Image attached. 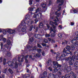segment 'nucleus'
Wrapping results in <instances>:
<instances>
[{
  "label": "nucleus",
  "mask_w": 78,
  "mask_h": 78,
  "mask_svg": "<svg viewBox=\"0 0 78 78\" xmlns=\"http://www.w3.org/2000/svg\"><path fill=\"white\" fill-rule=\"evenodd\" d=\"M26 20L25 21L23 20L21 22L23 23V24L25 23H26L27 25H29L30 24H32L34 23V21H32L30 19V17L29 15H27L25 16Z\"/></svg>",
  "instance_id": "nucleus-1"
},
{
  "label": "nucleus",
  "mask_w": 78,
  "mask_h": 78,
  "mask_svg": "<svg viewBox=\"0 0 78 78\" xmlns=\"http://www.w3.org/2000/svg\"><path fill=\"white\" fill-rule=\"evenodd\" d=\"M8 64L9 67H10L11 68L14 67V66L15 65V67H17V59H13L12 62H8Z\"/></svg>",
  "instance_id": "nucleus-2"
},
{
  "label": "nucleus",
  "mask_w": 78,
  "mask_h": 78,
  "mask_svg": "<svg viewBox=\"0 0 78 78\" xmlns=\"http://www.w3.org/2000/svg\"><path fill=\"white\" fill-rule=\"evenodd\" d=\"M1 45L2 51L3 52H5L6 53L5 54V56H9V57L11 56V54L10 53V51H6L5 49L3 48V43H1Z\"/></svg>",
  "instance_id": "nucleus-3"
},
{
  "label": "nucleus",
  "mask_w": 78,
  "mask_h": 78,
  "mask_svg": "<svg viewBox=\"0 0 78 78\" xmlns=\"http://www.w3.org/2000/svg\"><path fill=\"white\" fill-rule=\"evenodd\" d=\"M26 24H27L25 23L23 24V23L22 22H21L20 26L21 25L23 27L22 29V32H25V31L27 29V27L26 26Z\"/></svg>",
  "instance_id": "nucleus-4"
},
{
  "label": "nucleus",
  "mask_w": 78,
  "mask_h": 78,
  "mask_svg": "<svg viewBox=\"0 0 78 78\" xmlns=\"http://www.w3.org/2000/svg\"><path fill=\"white\" fill-rule=\"evenodd\" d=\"M6 30L9 34H14L16 33V30L11 29H7Z\"/></svg>",
  "instance_id": "nucleus-5"
},
{
  "label": "nucleus",
  "mask_w": 78,
  "mask_h": 78,
  "mask_svg": "<svg viewBox=\"0 0 78 78\" xmlns=\"http://www.w3.org/2000/svg\"><path fill=\"white\" fill-rule=\"evenodd\" d=\"M7 44H5L4 46V47H6L7 49H9V50H10L11 49V47H9V46L8 45H12L11 44V41L9 40H7Z\"/></svg>",
  "instance_id": "nucleus-6"
},
{
  "label": "nucleus",
  "mask_w": 78,
  "mask_h": 78,
  "mask_svg": "<svg viewBox=\"0 0 78 78\" xmlns=\"http://www.w3.org/2000/svg\"><path fill=\"white\" fill-rule=\"evenodd\" d=\"M66 55L65 54H62L60 57H56V60L57 61H59V59H62V60H64V57H65L66 56Z\"/></svg>",
  "instance_id": "nucleus-7"
},
{
  "label": "nucleus",
  "mask_w": 78,
  "mask_h": 78,
  "mask_svg": "<svg viewBox=\"0 0 78 78\" xmlns=\"http://www.w3.org/2000/svg\"><path fill=\"white\" fill-rule=\"evenodd\" d=\"M61 69H58V70L56 68H55L54 69V72L55 73H57L59 75H61L62 73H61Z\"/></svg>",
  "instance_id": "nucleus-8"
},
{
  "label": "nucleus",
  "mask_w": 78,
  "mask_h": 78,
  "mask_svg": "<svg viewBox=\"0 0 78 78\" xmlns=\"http://www.w3.org/2000/svg\"><path fill=\"white\" fill-rule=\"evenodd\" d=\"M53 64L54 65V67L57 68V67H61V65L58 64V63L54 61L53 62Z\"/></svg>",
  "instance_id": "nucleus-9"
},
{
  "label": "nucleus",
  "mask_w": 78,
  "mask_h": 78,
  "mask_svg": "<svg viewBox=\"0 0 78 78\" xmlns=\"http://www.w3.org/2000/svg\"><path fill=\"white\" fill-rule=\"evenodd\" d=\"M50 30L51 31H52V33L51 34V37H55V35H56L55 34V33H56V30H55L53 29L51 27L50 28Z\"/></svg>",
  "instance_id": "nucleus-10"
},
{
  "label": "nucleus",
  "mask_w": 78,
  "mask_h": 78,
  "mask_svg": "<svg viewBox=\"0 0 78 78\" xmlns=\"http://www.w3.org/2000/svg\"><path fill=\"white\" fill-rule=\"evenodd\" d=\"M62 3V4H60L58 6V11H59L60 10H61V8L60 7V6L61 5H62V3H63V0H58L57 1V3Z\"/></svg>",
  "instance_id": "nucleus-11"
},
{
  "label": "nucleus",
  "mask_w": 78,
  "mask_h": 78,
  "mask_svg": "<svg viewBox=\"0 0 78 78\" xmlns=\"http://www.w3.org/2000/svg\"><path fill=\"white\" fill-rule=\"evenodd\" d=\"M65 69L64 71H67L68 72H70V70H72V68L70 66H66L65 67L64 69Z\"/></svg>",
  "instance_id": "nucleus-12"
},
{
  "label": "nucleus",
  "mask_w": 78,
  "mask_h": 78,
  "mask_svg": "<svg viewBox=\"0 0 78 78\" xmlns=\"http://www.w3.org/2000/svg\"><path fill=\"white\" fill-rule=\"evenodd\" d=\"M71 48H72L73 50L75 49V47L73 45L71 46V48L69 46H67L66 47V49L67 50H70Z\"/></svg>",
  "instance_id": "nucleus-13"
},
{
  "label": "nucleus",
  "mask_w": 78,
  "mask_h": 78,
  "mask_svg": "<svg viewBox=\"0 0 78 78\" xmlns=\"http://www.w3.org/2000/svg\"><path fill=\"white\" fill-rule=\"evenodd\" d=\"M50 18L51 19H52L54 20H53L54 21H55V22H58V17L56 16H53L52 17H51V16H50Z\"/></svg>",
  "instance_id": "nucleus-14"
},
{
  "label": "nucleus",
  "mask_w": 78,
  "mask_h": 78,
  "mask_svg": "<svg viewBox=\"0 0 78 78\" xmlns=\"http://www.w3.org/2000/svg\"><path fill=\"white\" fill-rule=\"evenodd\" d=\"M37 17H39L40 18H42V13H39L37 14Z\"/></svg>",
  "instance_id": "nucleus-15"
},
{
  "label": "nucleus",
  "mask_w": 78,
  "mask_h": 78,
  "mask_svg": "<svg viewBox=\"0 0 78 78\" xmlns=\"http://www.w3.org/2000/svg\"><path fill=\"white\" fill-rule=\"evenodd\" d=\"M54 22L52 21H50V25H52V27H53V28L55 29L56 28V27L53 25V24H54Z\"/></svg>",
  "instance_id": "nucleus-16"
},
{
  "label": "nucleus",
  "mask_w": 78,
  "mask_h": 78,
  "mask_svg": "<svg viewBox=\"0 0 78 78\" xmlns=\"http://www.w3.org/2000/svg\"><path fill=\"white\" fill-rule=\"evenodd\" d=\"M70 78V76L69 75V74H66L65 77L63 76L62 77V78Z\"/></svg>",
  "instance_id": "nucleus-17"
},
{
  "label": "nucleus",
  "mask_w": 78,
  "mask_h": 78,
  "mask_svg": "<svg viewBox=\"0 0 78 78\" xmlns=\"http://www.w3.org/2000/svg\"><path fill=\"white\" fill-rule=\"evenodd\" d=\"M35 37L36 38H37V39H40L41 35L40 34H36L35 35Z\"/></svg>",
  "instance_id": "nucleus-18"
},
{
  "label": "nucleus",
  "mask_w": 78,
  "mask_h": 78,
  "mask_svg": "<svg viewBox=\"0 0 78 78\" xmlns=\"http://www.w3.org/2000/svg\"><path fill=\"white\" fill-rule=\"evenodd\" d=\"M66 60L68 61H73V60H72V57H68L66 59Z\"/></svg>",
  "instance_id": "nucleus-19"
},
{
  "label": "nucleus",
  "mask_w": 78,
  "mask_h": 78,
  "mask_svg": "<svg viewBox=\"0 0 78 78\" xmlns=\"http://www.w3.org/2000/svg\"><path fill=\"white\" fill-rule=\"evenodd\" d=\"M72 59L73 62H75V59H76V56H72Z\"/></svg>",
  "instance_id": "nucleus-20"
},
{
  "label": "nucleus",
  "mask_w": 78,
  "mask_h": 78,
  "mask_svg": "<svg viewBox=\"0 0 78 78\" xmlns=\"http://www.w3.org/2000/svg\"><path fill=\"white\" fill-rule=\"evenodd\" d=\"M43 27H44V25H43V24L42 23H40V25H39V27L40 28H43Z\"/></svg>",
  "instance_id": "nucleus-21"
},
{
  "label": "nucleus",
  "mask_w": 78,
  "mask_h": 78,
  "mask_svg": "<svg viewBox=\"0 0 78 78\" xmlns=\"http://www.w3.org/2000/svg\"><path fill=\"white\" fill-rule=\"evenodd\" d=\"M70 73L71 75H72L73 76L75 77V74L74 73V72H73L72 71Z\"/></svg>",
  "instance_id": "nucleus-22"
},
{
  "label": "nucleus",
  "mask_w": 78,
  "mask_h": 78,
  "mask_svg": "<svg viewBox=\"0 0 78 78\" xmlns=\"http://www.w3.org/2000/svg\"><path fill=\"white\" fill-rule=\"evenodd\" d=\"M25 62H26V63H27L28 62V60H27V58H28V55H26L25 56Z\"/></svg>",
  "instance_id": "nucleus-23"
},
{
  "label": "nucleus",
  "mask_w": 78,
  "mask_h": 78,
  "mask_svg": "<svg viewBox=\"0 0 78 78\" xmlns=\"http://www.w3.org/2000/svg\"><path fill=\"white\" fill-rule=\"evenodd\" d=\"M8 71L11 74H12V73H13V71H12V69H11L9 68V69Z\"/></svg>",
  "instance_id": "nucleus-24"
},
{
  "label": "nucleus",
  "mask_w": 78,
  "mask_h": 78,
  "mask_svg": "<svg viewBox=\"0 0 78 78\" xmlns=\"http://www.w3.org/2000/svg\"><path fill=\"white\" fill-rule=\"evenodd\" d=\"M47 72H44L43 73V75L44 77H46V76H47Z\"/></svg>",
  "instance_id": "nucleus-25"
},
{
  "label": "nucleus",
  "mask_w": 78,
  "mask_h": 78,
  "mask_svg": "<svg viewBox=\"0 0 78 78\" xmlns=\"http://www.w3.org/2000/svg\"><path fill=\"white\" fill-rule=\"evenodd\" d=\"M55 14L57 15V16L59 17V16H61V13H58V12H55Z\"/></svg>",
  "instance_id": "nucleus-26"
},
{
  "label": "nucleus",
  "mask_w": 78,
  "mask_h": 78,
  "mask_svg": "<svg viewBox=\"0 0 78 78\" xmlns=\"http://www.w3.org/2000/svg\"><path fill=\"white\" fill-rule=\"evenodd\" d=\"M18 61L19 62V65H21V62H20V57H18Z\"/></svg>",
  "instance_id": "nucleus-27"
},
{
  "label": "nucleus",
  "mask_w": 78,
  "mask_h": 78,
  "mask_svg": "<svg viewBox=\"0 0 78 78\" xmlns=\"http://www.w3.org/2000/svg\"><path fill=\"white\" fill-rule=\"evenodd\" d=\"M33 25L30 26V27L29 29V31H31V30H33Z\"/></svg>",
  "instance_id": "nucleus-28"
},
{
  "label": "nucleus",
  "mask_w": 78,
  "mask_h": 78,
  "mask_svg": "<svg viewBox=\"0 0 78 78\" xmlns=\"http://www.w3.org/2000/svg\"><path fill=\"white\" fill-rule=\"evenodd\" d=\"M74 66H75V67H78V62H76L75 64H74Z\"/></svg>",
  "instance_id": "nucleus-29"
},
{
  "label": "nucleus",
  "mask_w": 78,
  "mask_h": 78,
  "mask_svg": "<svg viewBox=\"0 0 78 78\" xmlns=\"http://www.w3.org/2000/svg\"><path fill=\"white\" fill-rule=\"evenodd\" d=\"M43 42L44 43H48V41L46 39H44L43 40Z\"/></svg>",
  "instance_id": "nucleus-30"
},
{
  "label": "nucleus",
  "mask_w": 78,
  "mask_h": 78,
  "mask_svg": "<svg viewBox=\"0 0 78 78\" xmlns=\"http://www.w3.org/2000/svg\"><path fill=\"white\" fill-rule=\"evenodd\" d=\"M46 6V5L45 4H42L41 5V6L43 8H45V6Z\"/></svg>",
  "instance_id": "nucleus-31"
},
{
  "label": "nucleus",
  "mask_w": 78,
  "mask_h": 78,
  "mask_svg": "<svg viewBox=\"0 0 78 78\" xmlns=\"http://www.w3.org/2000/svg\"><path fill=\"white\" fill-rule=\"evenodd\" d=\"M58 37H60V38H61V37H62V34H60V33H59L58 34Z\"/></svg>",
  "instance_id": "nucleus-32"
},
{
  "label": "nucleus",
  "mask_w": 78,
  "mask_h": 78,
  "mask_svg": "<svg viewBox=\"0 0 78 78\" xmlns=\"http://www.w3.org/2000/svg\"><path fill=\"white\" fill-rule=\"evenodd\" d=\"M29 4L30 5H31L33 4V2H32V1L31 0H30L29 1Z\"/></svg>",
  "instance_id": "nucleus-33"
},
{
  "label": "nucleus",
  "mask_w": 78,
  "mask_h": 78,
  "mask_svg": "<svg viewBox=\"0 0 78 78\" xmlns=\"http://www.w3.org/2000/svg\"><path fill=\"white\" fill-rule=\"evenodd\" d=\"M36 56L37 57H40V56H41V54H40V53H37L36 54Z\"/></svg>",
  "instance_id": "nucleus-34"
},
{
  "label": "nucleus",
  "mask_w": 78,
  "mask_h": 78,
  "mask_svg": "<svg viewBox=\"0 0 78 78\" xmlns=\"http://www.w3.org/2000/svg\"><path fill=\"white\" fill-rule=\"evenodd\" d=\"M33 38L32 37L29 40V41L31 42H33Z\"/></svg>",
  "instance_id": "nucleus-35"
},
{
  "label": "nucleus",
  "mask_w": 78,
  "mask_h": 78,
  "mask_svg": "<svg viewBox=\"0 0 78 78\" xmlns=\"http://www.w3.org/2000/svg\"><path fill=\"white\" fill-rule=\"evenodd\" d=\"M3 62L4 65H5L6 64V59L5 58H4Z\"/></svg>",
  "instance_id": "nucleus-36"
},
{
  "label": "nucleus",
  "mask_w": 78,
  "mask_h": 78,
  "mask_svg": "<svg viewBox=\"0 0 78 78\" xmlns=\"http://www.w3.org/2000/svg\"><path fill=\"white\" fill-rule=\"evenodd\" d=\"M41 10H40V9H39V8H38L36 10V12H35V13H37L38 12H39Z\"/></svg>",
  "instance_id": "nucleus-37"
},
{
  "label": "nucleus",
  "mask_w": 78,
  "mask_h": 78,
  "mask_svg": "<svg viewBox=\"0 0 78 78\" xmlns=\"http://www.w3.org/2000/svg\"><path fill=\"white\" fill-rule=\"evenodd\" d=\"M37 51L39 53H40L41 52V49L40 48L38 49L37 50Z\"/></svg>",
  "instance_id": "nucleus-38"
},
{
  "label": "nucleus",
  "mask_w": 78,
  "mask_h": 78,
  "mask_svg": "<svg viewBox=\"0 0 78 78\" xmlns=\"http://www.w3.org/2000/svg\"><path fill=\"white\" fill-rule=\"evenodd\" d=\"M6 41V39L5 38H2V41L4 42H5Z\"/></svg>",
  "instance_id": "nucleus-39"
},
{
  "label": "nucleus",
  "mask_w": 78,
  "mask_h": 78,
  "mask_svg": "<svg viewBox=\"0 0 78 78\" xmlns=\"http://www.w3.org/2000/svg\"><path fill=\"white\" fill-rule=\"evenodd\" d=\"M22 57L23 58H21V62H23V58H24V55H22Z\"/></svg>",
  "instance_id": "nucleus-40"
},
{
  "label": "nucleus",
  "mask_w": 78,
  "mask_h": 78,
  "mask_svg": "<svg viewBox=\"0 0 78 78\" xmlns=\"http://www.w3.org/2000/svg\"><path fill=\"white\" fill-rule=\"evenodd\" d=\"M29 11H33V8H30L28 9Z\"/></svg>",
  "instance_id": "nucleus-41"
},
{
  "label": "nucleus",
  "mask_w": 78,
  "mask_h": 78,
  "mask_svg": "<svg viewBox=\"0 0 78 78\" xmlns=\"http://www.w3.org/2000/svg\"><path fill=\"white\" fill-rule=\"evenodd\" d=\"M66 51H67V52L66 53L67 54H70L71 53V51H70L69 50H67Z\"/></svg>",
  "instance_id": "nucleus-42"
},
{
  "label": "nucleus",
  "mask_w": 78,
  "mask_h": 78,
  "mask_svg": "<svg viewBox=\"0 0 78 78\" xmlns=\"http://www.w3.org/2000/svg\"><path fill=\"white\" fill-rule=\"evenodd\" d=\"M33 17L34 19H35L36 17H37V16L36 15V14H34V15L33 16Z\"/></svg>",
  "instance_id": "nucleus-43"
},
{
  "label": "nucleus",
  "mask_w": 78,
  "mask_h": 78,
  "mask_svg": "<svg viewBox=\"0 0 78 78\" xmlns=\"http://www.w3.org/2000/svg\"><path fill=\"white\" fill-rule=\"evenodd\" d=\"M7 71L8 70H7V69H6L4 70L3 71V73H6Z\"/></svg>",
  "instance_id": "nucleus-44"
},
{
  "label": "nucleus",
  "mask_w": 78,
  "mask_h": 78,
  "mask_svg": "<svg viewBox=\"0 0 78 78\" xmlns=\"http://www.w3.org/2000/svg\"><path fill=\"white\" fill-rule=\"evenodd\" d=\"M45 36L46 37H50V35L49 34H46L45 35Z\"/></svg>",
  "instance_id": "nucleus-45"
},
{
  "label": "nucleus",
  "mask_w": 78,
  "mask_h": 78,
  "mask_svg": "<svg viewBox=\"0 0 78 78\" xmlns=\"http://www.w3.org/2000/svg\"><path fill=\"white\" fill-rule=\"evenodd\" d=\"M41 45H42V46H43V47H46V45H47V44L45 43H42L41 44Z\"/></svg>",
  "instance_id": "nucleus-46"
},
{
  "label": "nucleus",
  "mask_w": 78,
  "mask_h": 78,
  "mask_svg": "<svg viewBox=\"0 0 78 78\" xmlns=\"http://www.w3.org/2000/svg\"><path fill=\"white\" fill-rule=\"evenodd\" d=\"M69 65H73V63L72 62V61H69Z\"/></svg>",
  "instance_id": "nucleus-47"
},
{
  "label": "nucleus",
  "mask_w": 78,
  "mask_h": 78,
  "mask_svg": "<svg viewBox=\"0 0 78 78\" xmlns=\"http://www.w3.org/2000/svg\"><path fill=\"white\" fill-rule=\"evenodd\" d=\"M3 34H6V31L4 30H3Z\"/></svg>",
  "instance_id": "nucleus-48"
},
{
  "label": "nucleus",
  "mask_w": 78,
  "mask_h": 78,
  "mask_svg": "<svg viewBox=\"0 0 78 78\" xmlns=\"http://www.w3.org/2000/svg\"><path fill=\"white\" fill-rule=\"evenodd\" d=\"M39 21V20H38V19H36L35 20V23H37V22Z\"/></svg>",
  "instance_id": "nucleus-49"
},
{
  "label": "nucleus",
  "mask_w": 78,
  "mask_h": 78,
  "mask_svg": "<svg viewBox=\"0 0 78 78\" xmlns=\"http://www.w3.org/2000/svg\"><path fill=\"white\" fill-rule=\"evenodd\" d=\"M73 12L74 13H77V12H78V10L76 9H74Z\"/></svg>",
  "instance_id": "nucleus-50"
},
{
  "label": "nucleus",
  "mask_w": 78,
  "mask_h": 78,
  "mask_svg": "<svg viewBox=\"0 0 78 78\" xmlns=\"http://www.w3.org/2000/svg\"><path fill=\"white\" fill-rule=\"evenodd\" d=\"M0 62H2V61H3V58L2 57H1L0 58Z\"/></svg>",
  "instance_id": "nucleus-51"
},
{
  "label": "nucleus",
  "mask_w": 78,
  "mask_h": 78,
  "mask_svg": "<svg viewBox=\"0 0 78 78\" xmlns=\"http://www.w3.org/2000/svg\"><path fill=\"white\" fill-rule=\"evenodd\" d=\"M62 44H67V41H66L65 42H62Z\"/></svg>",
  "instance_id": "nucleus-52"
},
{
  "label": "nucleus",
  "mask_w": 78,
  "mask_h": 78,
  "mask_svg": "<svg viewBox=\"0 0 78 78\" xmlns=\"http://www.w3.org/2000/svg\"><path fill=\"white\" fill-rule=\"evenodd\" d=\"M51 43H52V44H53L55 43V41L53 40H51Z\"/></svg>",
  "instance_id": "nucleus-53"
},
{
  "label": "nucleus",
  "mask_w": 78,
  "mask_h": 78,
  "mask_svg": "<svg viewBox=\"0 0 78 78\" xmlns=\"http://www.w3.org/2000/svg\"><path fill=\"white\" fill-rule=\"evenodd\" d=\"M37 46L39 48H42V46H41L39 44H37Z\"/></svg>",
  "instance_id": "nucleus-54"
},
{
  "label": "nucleus",
  "mask_w": 78,
  "mask_h": 78,
  "mask_svg": "<svg viewBox=\"0 0 78 78\" xmlns=\"http://www.w3.org/2000/svg\"><path fill=\"white\" fill-rule=\"evenodd\" d=\"M37 49V47H36V46H34V48L33 49V50H36Z\"/></svg>",
  "instance_id": "nucleus-55"
},
{
  "label": "nucleus",
  "mask_w": 78,
  "mask_h": 78,
  "mask_svg": "<svg viewBox=\"0 0 78 78\" xmlns=\"http://www.w3.org/2000/svg\"><path fill=\"white\" fill-rule=\"evenodd\" d=\"M49 70H50V71H52V69H51V67H49V68H48Z\"/></svg>",
  "instance_id": "nucleus-56"
},
{
  "label": "nucleus",
  "mask_w": 78,
  "mask_h": 78,
  "mask_svg": "<svg viewBox=\"0 0 78 78\" xmlns=\"http://www.w3.org/2000/svg\"><path fill=\"white\" fill-rule=\"evenodd\" d=\"M63 52L64 53H66V49H65V48L64 49Z\"/></svg>",
  "instance_id": "nucleus-57"
},
{
  "label": "nucleus",
  "mask_w": 78,
  "mask_h": 78,
  "mask_svg": "<svg viewBox=\"0 0 78 78\" xmlns=\"http://www.w3.org/2000/svg\"><path fill=\"white\" fill-rule=\"evenodd\" d=\"M42 54L43 56H44L45 55V52H44V51H43V52L42 53Z\"/></svg>",
  "instance_id": "nucleus-58"
},
{
  "label": "nucleus",
  "mask_w": 78,
  "mask_h": 78,
  "mask_svg": "<svg viewBox=\"0 0 78 78\" xmlns=\"http://www.w3.org/2000/svg\"><path fill=\"white\" fill-rule=\"evenodd\" d=\"M74 23H72V22H71V26H73V25H74Z\"/></svg>",
  "instance_id": "nucleus-59"
},
{
  "label": "nucleus",
  "mask_w": 78,
  "mask_h": 78,
  "mask_svg": "<svg viewBox=\"0 0 78 78\" xmlns=\"http://www.w3.org/2000/svg\"><path fill=\"white\" fill-rule=\"evenodd\" d=\"M3 35H0V38H1L2 39V37H3Z\"/></svg>",
  "instance_id": "nucleus-60"
},
{
  "label": "nucleus",
  "mask_w": 78,
  "mask_h": 78,
  "mask_svg": "<svg viewBox=\"0 0 78 78\" xmlns=\"http://www.w3.org/2000/svg\"><path fill=\"white\" fill-rule=\"evenodd\" d=\"M47 27L48 28V29H49V28H50V26L49 25L47 24Z\"/></svg>",
  "instance_id": "nucleus-61"
},
{
  "label": "nucleus",
  "mask_w": 78,
  "mask_h": 78,
  "mask_svg": "<svg viewBox=\"0 0 78 78\" xmlns=\"http://www.w3.org/2000/svg\"><path fill=\"white\" fill-rule=\"evenodd\" d=\"M27 47L28 48H31V47L30 45L28 46V45H27Z\"/></svg>",
  "instance_id": "nucleus-62"
},
{
  "label": "nucleus",
  "mask_w": 78,
  "mask_h": 78,
  "mask_svg": "<svg viewBox=\"0 0 78 78\" xmlns=\"http://www.w3.org/2000/svg\"><path fill=\"white\" fill-rule=\"evenodd\" d=\"M38 28H39V27H37V28L36 29V31H35V32H37V30H38Z\"/></svg>",
  "instance_id": "nucleus-63"
},
{
  "label": "nucleus",
  "mask_w": 78,
  "mask_h": 78,
  "mask_svg": "<svg viewBox=\"0 0 78 78\" xmlns=\"http://www.w3.org/2000/svg\"><path fill=\"white\" fill-rule=\"evenodd\" d=\"M76 59H77V60H78V55H77V56H76Z\"/></svg>",
  "instance_id": "nucleus-64"
}]
</instances>
